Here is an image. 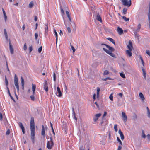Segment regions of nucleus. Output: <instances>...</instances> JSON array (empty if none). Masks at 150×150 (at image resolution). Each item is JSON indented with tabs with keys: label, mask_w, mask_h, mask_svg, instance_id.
I'll list each match as a JSON object with an SVG mask.
<instances>
[{
	"label": "nucleus",
	"mask_w": 150,
	"mask_h": 150,
	"mask_svg": "<svg viewBox=\"0 0 150 150\" xmlns=\"http://www.w3.org/2000/svg\"><path fill=\"white\" fill-rule=\"evenodd\" d=\"M30 128L31 130V138L33 143L34 144L35 143V129L34 119L33 117H31V118Z\"/></svg>",
	"instance_id": "1"
},
{
	"label": "nucleus",
	"mask_w": 150,
	"mask_h": 150,
	"mask_svg": "<svg viewBox=\"0 0 150 150\" xmlns=\"http://www.w3.org/2000/svg\"><path fill=\"white\" fill-rule=\"evenodd\" d=\"M101 45H103L105 46L106 48L109 50L104 48H103V50L107 53L113 57H115V55L114 53L112 52L114 51L115 50V49L113 48L110 47L109 45L105 44H102Z\"/></svg>",
	"instance_id": "2"
},
{
	"label": "nucleus",
	"mask_w": 150,
	"mask_h": 150,
	"mask_svg": "<svg viewBox=\"0 0 150 150\" xmlns=\"http://www.w3.org/2000/svg\"><path fill=\"white\" fill-rule=\"evenodd\" d=\"M54 143L52 137L50 138V140L48 141L47 143V147L49 149H51L54 146Z\"/></svg>",
	"instance_id": "3"
},
{
	"label": "nucleus",
	"mask_w": 150,
	"mask_h": 150,
	"mask_svg": "<svg viewBox=\"0 0 150 150\" xmlns=\"http://www.w3.org/2000/svg\"><path fill=\"white\" fill-rule=\"evenodd\" d=\"M14 82L15 85L18 91H19V87L18 85V79L16 74H15L14 78Z\"/></svg>",
	"instance_id": "4"
},
{
	"label": "nucleus",
	"mask_w": 150,
	"mask_h": 150,
	"mask_svg": "<svg viewBox=\"0 0 150 150\" xmlns=\"http://www.w3.org/2000/svg\"><path fill=\"white\" fill-rule=\"evenodd\" d=\"M121 1L124 6H127L129 7L131 5V0H129V1H128V0H121Z\"/></svg>",
	"instance_id": "5"
},
{
	"label": "nucleus",
	"mask_w": 150,
	"mask_h": 150,
	"mask_svg": "<svg viewBox=\"0 0 150 150\" xmlns=\"http://www.w3.org/2000/svg\"><path fill=\"white\" fill-rule=\"evenodd\" d=\"M44 89L47 93L48 91V87L47 85V81H45L43 83Z\"/></svg>",
	"instance_id": "6"
},
{
	"label": "nucleus",
	"mask_w": 150,
	"mask_h": 150,
	"mask_svg": "<svg viewBox=\"0 0 150 150\" xmlns=\"http://www.w3.org/2000/svg\"><path fill=\"white\" fill-rule=\"evenodd\" d=\"M141 27V24L140 23H139L137 25V29L134 30V33L135 35H137V33L139 31Z\"/></svg>",
	"instance_id": "7"
},
{
	"label": "nucleus",
	"mask_w": 150,
	"mask_h": 150,
	"mask_svg": "<svg viewBox=\"0 0 150 150\" xmlns=\"http://www.w3.org/2000/svg\"><path fill=\"white\" fill-rule=\"evenodd\" d=\"M101 115V113L96 114L94 117H93V120L94 122H96L98 120V118Z\"/></svg>",
	"instance_id": "8"
},
{
	"label": "nucleus",
	"mask_w": 150,
	"mask_h": 150,
	"mask_svg": "<svg viewBox=\"0 0 150 150\" xmlns=\"http://www.w3.org/2000/svg\"><path fill=\"white\" fill-rule=\"evenodd\" d=\"M57 91L56 93L57 96L58 97H61L62 96V93L61 92L60 88L59 86L57 87Z\"/></svg>",
	"instance_id": "9"
},
{
	"label": "nucleus",
	"mask_w": 150,
	"mask_h": 150,
	"mask_svg": "<svg viewBox=\"0 0 150 150\" xmlns=\"http://www.w3.org/2000/svg\"><path fill=\"white\" fill-rule=\"evenodd\" d=\"M122 114L123 121L124 122H126L127 121V116L125 112H122Z\"/></svg>",
	"instance_id": "10"
},
{
	"label": "nucleus",
	"mask_w": 150,
	"mask_h": 150,
	"mask_svg": "<svg viewBox=\"0 0 150 150\" xmlns=\"http://www.w3.org/2000/svg\"><path fill=\"white\" fill-rule=\"evenodd\" d=\"M117 31L120 35H121L123 33V31L122 29L119 27L117 28Z\"/></svg>",
	"instance_id": "11"
},
{
	"label": "nucleus",
	"mask_w": 150,
	"mask_h": 150,
	"mask_svg": "<svg viewBox=\"0 0 150 150\" xmlns=\"http://www.w3.org/2000/svg\"><path fill=\"white\" fill-rule=\"evenodd\" d=\"M127 47L128 49H129V50H132V49L133 48L132 44V42L130 40H129V44L127 45Z\"/></svg>",
	"instance_id": "12"
},
{
	"label": "nucleus",
	"mask_w": 150,
	"mask_h": 150,
	"mask_svg": "<svg viewBox=\"0 0 150 150\" xmlns=\"http://www.w3.org/2000/svg\"><path fill=\"white\" fill-rule=\"evenodd\" d=\"M132 50H127L126 51V53L127 56H128L129 57H130L132 55V53L131 52Z\"/></svg>",
	"instance_id": "13"
},
{
	"label": "nucleus",
	"mask_w": 150,
	"mask_h": 150,
	"mask_svg": "<svg viewBox=\"0 0 150 150\" xmlns=\"http://www.w3.org/2000/svg\"><path fill=\"white\" fill-rule=\"evenodd\" d=\"M19 126L21 128V129L23 133V134H25V128L24 127L23 125L22 124L21 122H19Z\"/></svg>",
	"instance_id": "14"
},
{
	"label": "nucleus",
	"mask_w": 150,
	"mask_h": 150,
	"mask_svg": "<svg viewBox=\"0 0 150 150\" xmlns=\"http://www.w3.org/2000/svg\"><path fill=\"white\" fill-rule=\"evenodd\" d=\"M41 135L44 137L45 135L44 127L43 125L42 126Z\"/></svg>",
	"instance_id": "15"
},
{
	"label": "nucleus",
	"mask_w": 150,
	"mask_h": 150,
	"mask_svg": "<svg viewBox=\"0 0 150 150\" xmlns=\"http://www.w3.org/2000/svg\"><path fill=\"white\" fill-rule=\"evenodd\" d=\"M119 133L120 135L121 138L122 139V140H123L124 139V135L123 134L122 132L121 131V130L120 129L119 130Z\"/></svg>",
	"instance_id": "16"
},
{
	"label": "nucleus",
	"mask_w": 150,
	"mask_h": 150,
	"mask_svg": "<svg viewBox=\"0 0 150 150\" xmlns=\"http://www.w3.org/2000/svg\"><path fill=\"white\" fill-rule=\"evenodd\" d=\"M9 48L11 52V54H13V49L12 46L10 42H9Z\"/></svg>",
	"instance_id": "17"
},
{
	"label": "nucleus",
	"mask_w": 150,
	"mask_h": 150,
	"mask_svg": "<svg viewBox=\"0 0 150 150\" xmlns=\"http://www.w3.org/2000/svg\"><path fill=\"white\" fill-rule=\"evenodd\" d=\"M66 15L68 17V18H69V19L70 21V22H71V17L70 16V14L69 11H66Z\"/></svg>",
	"instance_id": "18"
},
{
	"label": "nucleus",
	"mask_w": 150,
	"mask_h": 150,
	"mask_svg": "<svg viewBox=\"0 0 150 150\" xmlns=\"http://www.w3.org/2000/svg\"><path fill=\"white\" fill-rule=\"evenodd\" d=\"M32 90L33 91V94L34 95L35 93V91L36 89V85L35 84H32Z\"/></svg>",
	"instance_id": "19"
},
{
	"label": "nucleus",
	"mask_w": 150,
	"mask_h": 150,
	"mask_svg": "<svg viewBox=\"0 0 150 150\" xmlns=\"http://www.w3.org/2000/svg\"><path fill=\"white\" fill-rule=\"evenodd\" d=\"M107 39L109 40V41L112 42V43L114 44L115 45V42L114 40L111 38H107Z\"/></svg>",
	"instance_id": "20"
},
{
	"label": "nucleus",
	"mask_w": 150,
	"mask_h": 150,
	"mask_svg": "<svg viewBox=\"0 0 150 150\" xmlns=\"http://www.w3.org/2000/svg\"><path fill=\"white\" fill-rule=\"evenodd\" d=\"M96 19H97V20L98 21H99L100 22H101L102 21L101 18L100 16V15L99 14H98L96 16Z\"/></svg>",
	"instance_id": "21"
},
{
	"label": "nucleus",
	"mask_w": 150,
	"mask_h": 150,
	"mask_svg": "<svg viewBox=\"0 0 150 150\" xmlns=\"http://www.w3.org/2000/svg\"><path fill=\"white\" fill-rule=\"evenodd\" d=\"M139 96L141 98V100L142 101H143L145 99V98L143 94L141 92L139 93Z\"/></svg>",
	"instance_id": "22"
},
{
	"label": "nucleus",
	"mask_w": 150,
	"mask_h": 150,
	"mask_svg": "<svg viewBox=\"0 0 150 150\" xmlns=\"http://www.w3.org/2000/svg\"><path fill=\"white\" fill-rule=\"evenodd\" d=\"M2 11H3V13L4 16V19L5 20V21H6L7 17V16L6 15L5 12L4 11L3 8H2Z\"/></svg>",
	"instance_id": "23"
},
{
	"label": "nucleus",
	"mask_w": 150,
	"mask_h": 150,
	"mask_svg": "<svg viewBox=\"0 0 150 150\" xmlns=\"http://www.w3.org/2000/svg\"><path fill=\"white\" fill-rule=\"evenodd\" d=\"M45 33H47L48 32V24H45Z\"/></svg>",
	"instance_id": "24"
},
{
	"label": "nucleus",
	"mask_w": 150,
	"mask_h": 150,
	"mask_svg": "<svg viewBox=\"0 0 150 150\" xmlns=\"http://www.w3.org/2000/svg\"><path fill=\"white\" fill-rule=\"evenodd\" d=\"M21 83L22 84V86L23 87V88H24V80L22 77H21Z\"/></svg>",
	"instance_id": "25"
},
{
	"label": "nucleus",
	"mask_w": 150,
	"mask_h": 150,
	"mask_svg": "<svg viewBox=\"0 0 150 150\" xmlns=\"http://www.w3.org/2000/svg\"><path fill=\"white\" fill-rule=\"evenodd\" d=\"M60 9L61 11V14L62 16H64L65 14L64 12L63 9L62 7V6H60Z\"/></svg>",
	"instance_id": "26"
},
{
	"label": "nucleus",
	"mask_w": 150,
	"mask_h": 150,
	"mask_svg": "<svg viewBox=\"0 0 150 150\" xmlns=\"http://www.w3.org/2000/svg\"><path fill=\"white\" fill-rule=\"evenodd\" d=\"M54 32L55 33V37H56V43H57V38H58L57 33V32L55 30H54Z\"/></svg>",
	"instance_id": "27"
},
{
	"label": "nucleus",
	"mask_w": 150,
	"mask_h": 150,
	"mask_svg": "<svg viewBox=\"0 0 150 150\" xmlns=\"http://www.w3.org/2000/svg\"><path fill=\"white\" fill-rule=\"evenodd\" d=\"M34 4L33 1H31L30 2L29 4V7L30 8H32Z\"/></svg>",
	"instance_id": "28"
},
{
	"label": "nucleus",
	"mask_w": 150,
	"mask_h": 150,
	"mask_svg": "<svg viewBox=\"0 0 150 150\" xmlns=\"http://www.w3.org/2000/svg\"><path fill=\"white\" fill-rule=\"evenodd\" d=\"M109 71L107 70H106L104 71L103 73V75L105 76V75H108L109 74Z\"/></svg>",
	"instance_id": "29"
},
{
	"label": "nucleus",
	"mask_w": 150,
	"mask_h": 150,
	"mask_svg": "<svg viewBox=\"0 0 150 150\" xmlns=\"http://www.w3.org/2000/svg\"><path fill=\"white\" fill-rule=\"evenodd\" d=\"M4 34L5 35V36L6 38V39H8V35L7 32L6 31V29H4Z\"/></svg>",
	"instance_id": "30"
},
{
	"label": "nucleus",
	"mask_w": 150,
	"mask_h": 150,
	"mask_svg": "<svg viewBox=\"0 0 150 150\" xmlns=\"http://www.w3.org/2000/svg\"><path fill=\"white\" fill-rule=\"evenodd\" d=\"M114 129L115 132H117V124H115L114 126Z\"/></svg>",
	"instance_id": "31"
},
{
	"label": "nucleus",
	"mask_w": 150,
	"mask_h": 150,
	"mask_svg": "<svg viewBox=\"0 0 150 150\" xmlns=\"http://www.w3.org/2000/svg\"><path fill=\"white\" fill-rule=\"evenodd\" d=\"M120 76L123 78H125V74L123 73H120Z\"/></svg>",
	"instance_id": "32"
},
{
	"label": "nucleus",
	"mask_w": 150,
	"mask_h": 150,
	"mask_svg": "<svg viewBox=\"0 0 150 150\" xmlns=\"http://www.w3.org/2000/svg\"><path fill=\"white\" fill-rule=\"evenodd\" d=\"M142 137L143 138H145L146 137V135L145 134L144 131L143 130L142 131Z\"/></svg>",
	"instance_id": "33"
},
{
	"label": "nucleus",
	"mask_w": 150,
	"mask_h": 150,
	"mask_svg": "<svg viewBox=\"0 0 150 150\" xmlns=\"http://www.w3.org/2000/svg\"><path fill=\"white\" fill-rule=\"evenodd\" d=\"M30 98L31 100L32 101H34V100H35V97H34V95H33H33H31L30 96Z\"/></svg>",
	"instance_id": "34"
},
{
	"label": "nucleus",
	"mask_w": 150,
	"mask_h": 150,
	"mask_svg": "<svg viewBox=\"0 0 150 150\" xmlns=\"http://www.w3.org/2000/svg\"><path fill=\"white\" fill-rule=\"evenodd\" d=\"M109 98L112 101L113 100V96L112 94H111L109 96Z\"/></svg>",
	"instance_id": "35"
},
{
	"label": "nucleus",
	"mask_w": 150,
	"mask_h": 150,
	"mask_svg": "<svg viewBox=\"0 0 150 150\" xmlns=\"http://www.w3.org/2000/svg\"><path fill=\"white\" fill-rule=\"evenodd\" d=\"M5 83H6V85L7 86L8 84V82L7 80V78H6V77L5 76Z\"/></svg>",
	"instance_id": "36"
},
{
	"label": "nucleus",
	"mask_w": 150,
	"mask_h": 150,
	"mask_svg": "<svg viewBox=\"0 0 150 150\" xmlns=\"http://www.w3.org/2000/svg\"><path fill=\"white\" fill-rule=\"evenodd\" d=\"M127 9H126V8H124L123 9V12H122L124 14H126V13H127Z\"/></svg>",
	"instance_id": "37"
},
{
	"label": "nucleus",
	"mask_w": 150,
	"mask_h": 150,
	"mask_svg": "<svg viewBox=\"0 0 150 150\" xmlns=\"http://www.w3.org/2000/svg\"><path fill=\"white\" fill-rule=\"evenodd\" d=\"M123 19L125 20L126 21H129V19L127 18L126 17L121 16Z\"/></svg>",
	"instance_id": "38"
},
{
	"label": "nucleus",
	"mask_w": 150,
	"mask_h": 150,
	"mask_svg": "<svg viewBox=\"0 0 150 150\" xmlns=\"http://www.w3.org/2000/svg\"><path fill=\"white\" fill-rule=\"evenodd\" d=\"M143 75L144 77H146V71L144 69H142Z\"/></svg>",
	"instance_id": "39"
},
{
	"label": "nucleus",
	"mask_w": 150,
	"mask_h": 150,
	"mask_svg": "<svg viewBox=\"0 0 150 150\" xmlns=\"http://www.w3.org/2000/svg\"><path fill=\"white\" fill-rule=\"evenodd\" d=\"M117 141H118V142H119V143L121 144V145H122V142H121V141L120 140V139L119 138L117 137Z\"/></svg>",
	"instance_id": "40"
},
{
	"label": "nucleus",
	"mask_w": 150,
	"mask_h": 150,
	"mask_svg": "<svg viewBox=\"0 0 150 150\" xmlns=\"http://www.w3.org/2000/svg\"><path fill=\"white\" fill-rule=\"evenodd\" d=\"M42 47H40L38 49V52L39 53H40L42 51Z\"/></svg>",
	"instance_id": "41"
},
{
	"label": "nucleus",
	"mask_w": 150,
	"mask_h": 150,
	"mask_svg": "<svg viewBox=\"0 0 150 150\" xmlns=\"http://www.w3.org/2000/svg\"><path fill=\"white\" fill-rule=\"evenodd\" d=\"M140 59L142 61V64L144 66V62L143 61V59L142 57H141V56H140Z\"/></svg>",
	"instance_id": "42"
},
{
	"label": "nucleus",
	"mask_w": 150,
	"mask_h": 150,
	"mask_svg": "<svg viewBox=\"0 0 150 150\" xmlns=\"http://www.w3.org/2000/svg\"><path fill=\"white\" fill-rule=\"evenodd\" d=\"M53 80L54 81H56V75L54 72L53 73Z\"/></svg>",
	"instance_id": "43"
},
{
	"label": "nucleus",
	"mask_w": 150,
	"mask_h": 150,
	"mask_svg": "<svg viewBox=\"0 0 150 150\" xmlns=\"http://www.w3.org/2000/svg\"><path fill=\"white\" fill-rule=\"evenodd\" d=\"M35 38L37 40L38 37V34L37 33H35Z\"/></svg>",
	"instance_id": "44"
},
{
	"label": "nucleus",
	"mask_w": 150,
	"mask_h": 150,
	"mask_svg": "<svg viewBox=\"0 0 150 150\" xmlns=\"http://www.w3.org/2000/svg\"><path fill=\"white\" fill-rule=\"evenodd\" d=\"M117 94L121 98H122L123 96V94L122 93H118Z\"/></svg>",
	"instance_id": "45"
},
{
	"label": "nucleus",
	"mask_w": 150,
	"mask_h": 150,
	"mask_svg": "<svg viewBox=\"0 0 150 150\" xmlns=\"http://www.w3.org/2000/svg\"><path fill=\"white\" fill-rule=\"evenodd\" d=\"M67 30L69 33H70L71 32V30L70 27H68L67 28Z\"/></svg>",
	"instance_id": "46"
},
{
	"label": "nucleus",
	"mask_w": 150,
	"mask_h": 150,
	"mask_svg": "<svg viewBox=\"0 0 150 150\" xmlns=\"http://www.w3.org/2000/svg\"><path fill=\"white\" fill-rule=\"evenodd\" d=\"M100 89L99 88L97 87V93H99Z\"/></svg>",
	"instance_id": "47"
},
{
	"label": "nucleus",
	"mask_w": 150,
	"mask_h": 150,
	"mask_svg": "<svg viewBox=\"0 0 150 150\" xmlns=\"http://www.w3.org/2000/svg\"><path fill=\"white\" fill-rule=\"evenodd\" d=\"M10 132L9 129L8 130L6 133V135H8L10 133Z\"/></svg>",
	"instance_id": "48"
},
{
	"label": "nucleus",
	"mask_w": 150,
	"mask_h": 150,
	"mask_svg": "<svg viewBox=\"0 0 150 150\" xmlns=\"http://www.w3.org/2000/svg\"><path fill=\"white\" fill-rule=\"evenodd\" d=\"M6 65L7 68V69L8 71L10 73V71L9 69V68L8 67V64L7 62H6Z\"/></svg>",
	"instance_id": "49"
},
{
	"label": "nucleus",
	"mask_w": 150,
	"mask_h": 150,
	"mask_svg": "<svg viewBox=\"0 0 150 150\" xmlns=\"http://www.w3.org/2000/svg\"><path fill=\"white\" fill-rule=\"evenodd\" d=\"M7 88L8 89V91L9 93V95H10V96L11 97V99H13V100H14V99H13V98L12 96H11V95L10 93V92H9V88H8V87H7Z\"/></svg>",
	"instance_id": "50"
},
{
	"label": "nucleus",
	"mask_w": 150,
	"mask_h": 150,
	"mask_svg": "<svg viewBox=\"0 0 150 150\" xmlns=\"http://www.w3.org/2000/svg\"><path fill=\"white\" fill-rule=\"evenodd\" d=\"M71 48L73 50V52H74L75 51V49L72 45H71Z\"/></svg>",
	"instance_id": "51"
},
{
	"label": "nucleus",
	"mask_w": 150,
	"mask_h": 150,
	"mask_svg": "<svg viewBox=\"0 0 150 150\" xmlns=\"http://www.w3.org/2000/svg\"><path fill=\"white\" fill-rule=\"evenodd\" d=\"M96 95L95 93H94L93 94V101H94L96 99Z\"/></svg>",
	"instance_id": "52"
},
{
	"label": "nucleus",
	"mask_w": 150,
	"mask_h": 150,
	"mask_svg": "<svg viewBox=\"0 0 150 150\" xmlns=\"http://www.w3.org/2000/svg\"><path fill=\"white\" fill-rule=\"evenodd\" d=\"M96 98L98 100H99V93H97Z\"/></svg>",
	"instance_id": "53"
},
{
	"label": "nucleus",
	"mask_w": 150,
	"mask_h": 150,
	"mask_svg": "<svg viewBox=\"0 0 150 150\" xmlns=\"http://www.w3.org/2000/svg\"><path fill=\"white\" fill-rule=\"evenodd\" d=\"M32 46H31L30 47H29V51H30V52L32 50Z\"/></svg>",
	"instance_id": "54"
},
{
	"label": "nucleus",
	"mask_w": 150,
	"mask_h": 150,
	"mask_svg": "<svg viewBox=\"0 0 150 150\" xmlns=\"http://www.w3.org/2000/svg\"><path fill=\"white\" fill-rule=\"evenodd\" d=\"M27 48L26 44V43H25L24 45V49L25 50H26L27 49Z\"/></svg>",
	"instance_id": "55"
},
{
	"label": "nucleus",
	"mask_w": 150,
	"mask_h": 150,
	"mask_svg": "<svg viewBox=\"0 0 150 150\" xmlns=\"http://www.w3.org/2000/svg\"><path fill=\"white\" fill-rule=\"evenodd\" d=\"M3 118L2 115L1 113H0V120H2Z\"/></svg>",
	"instance_id": "56"
},
{
	"label": "nucleus",
	"mask_w": 150,
	"mask_h": 150,
	"mask_svg": "<svg viewBox=\"0 0 150 150\" xmlns=\"http://www.w3.org/2000/svg\"><path fill=\"white\" fill-rule=\"evenodd\" d=\"M146 53L148 55L150 56V52L149 50H146Z\"/></svg>",
	"instance_id": "57"
},
{
	"label": "nucleus",
	"mask_w": 150,
	"mask_h": 150,
	"mask_svg": "<svg viewBox=\"0 0 150 150\" xmlns=\"http://www.w3.org/2000/svg\"><path fill=\"white\" fill-rule=\"evenodd\" d=\"M72 111H73V115L74 116L75 115V113L74 112V108H72Z\"/></svg>",
	"instance_id": "58"
},
{
	"label": "nucleus",
	"mask_w": 150,
	"mask_h": 150,
	"mask_svg": "<svg viewBox=\"0 0 150 150\" xmlns=\"http://www.w3.org/2000/svg\"><path fill=\"white\" fill-rule=\"evenodd\" d=\"M107 115V112H104V113L103 114V117H105V116H106Z\"/></svg>",
	"instance_id": "59"
},
{
	"label": "nucleus",
	"mask_w": 150,
	"mask_h": 150,
	"mask_svg": "<svg viewBox=\"0 0 150 150\" xmlns=\"http://www.w3.org/2000/svg\"><path fill=\"white\" fill-rule=\"evenodd\" d=\"M94 103L96 104V105L97 107L98 108H99V106L98 105V103H97V102H95Z\"/></svg>",
	"instance_id": "60"
},
{
	"label": "nucleus",
	"mask_w": 150,
	"mask_h": 150,
	"mask_svg": "<svg viewBox=\"0 0 150 150\" xmlns=\"http://www.w3.org/2000/svg\"><path fill=\"white\" fill-rule=\"evenodd\" d=\"M38 19L37 16H35L34 17V20L35 21H36Z\"/></svg>",
	"instance_id": "61"
},
{
	"label": "nucleus",
	"mask_w": 150,
	"mask_h": 150,
	"mask_svg": "<svg viewBox=\"0 0 150 150\" xmlns=\"http://www.w3.org/2000/svg\"><path fill=\"white\" fill-rule=\"evenodd\" d=\"M134 119H136L137 118V116L136 114H134V116H133Z\"/></svg>",
	"instance_id": "62"
},
{
	"label": "nucleus",
	"mask_w": 150,
	"mask_h": 150,
	"mask_svg": "<svg viewBox=\"0 0 150 150\" xmlns=\"http://www.w3.org/2000/svg\"><path fill=\"white\" fill-rule=\"evenodd\" d=\"M147 137L148 138V139L149 140L150 139V134H148L147 135Z\"/></svg>",
	"instance_id": "63"
},
{
	"label": "nucleus",
	"mask_w": 150,
	"mask_h": 150,
	"mask_svg": "<svg viewBox=\"0 0 150 150\" xmlns=\"http://www.w3.org/2000/svg\"><path fill=\"white\" fill-rule=\"evenodd\" d=\"M148 115L150 117V111H148Z\"/></svg>",
	"instance_id": "64"
}]
</instances>
